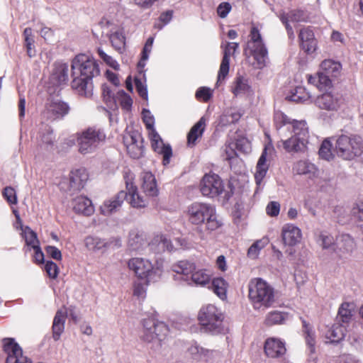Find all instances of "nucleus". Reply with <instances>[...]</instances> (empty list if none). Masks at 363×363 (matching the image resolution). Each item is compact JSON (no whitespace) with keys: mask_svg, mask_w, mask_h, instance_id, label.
Returning <instances> with one entry per match:
<instances>
[{"mask_svg":"<svg viewBox=\"0 0 363 363\" xmlns=\"http://www.w3.org/2000/svg\"><path fill=\"white\" fill-rule=\"evenodd\" d=\"M274 125L282 138L277 146L281 145L289 153L304 152L307 149L309 130L306 121H297L289 118L281 112H276Z\"/></svg>","mask_w":363,"mask_h":363,"instance_id":"obj_1","label":"nucleus"},{"mask_svg":"<svg viewBox=\"0 0 363 363\" xmlns=\"http://www.w3.org/2000/svg\"><path fill=\"white\" fill-rule=\"evenodd\" d=\"M72 69L74 77L72 87L82 96H91L92 78L99 74V66L95 60L84 54L78 55L72 61Z\"/></svg>","mask_w":363,"mask_h":363,"instance_id":"obj_2","label":"nucleus"},{"mask_svg":"<svg viewBox=\"0 0 363 363\" xmlns=\"http://www.w3.org/2000/svg\"><path fill=\"white\" fill-rule=\"evenodd\" d=\"M248 296L255 310L268 308L275 301L274 288L261 278H255L250 281Z\"/></svg>","mask_w":363,"mask_h":363,"instance_id":"obj_3","label":"nucleus"},{"mask_svg":"<svg viewBox=\"0 0 363 363\" xmlns=\"http://www.w3.org/2000/svg\"><path fill=\"white\" fill-rule=\"evenodd\" d=\"M189 220L194 225H201L206 222L208 230L218 229L221 223L217 219L215 207L209 203L194 202L187 209Z\"/></svg>","mask_w":363,"mask_h":363,"instance_id":"obj_4","label":"nucleus"},{"mask_svg":"<svg viewBox=\"0 0 363 363\" xmlns=\"http://www.w3.org/2000/svg\"><path fill=\"white\" fill-rule=\"evenodd\" d=\"M128 269L147 284L157 281L163 272L162 266L153 264L149 259L143 257H133L127 262Z\"/></svg>","mask_w":363,"mask_h":363,"instance_id":"obj_5","label":"nucleus"},{"mask_svg":"<svg viewBox=\"0 0 363 363\" xmlns=\"http://www.w3.org/2000/svg\"><path fill=\"white\" fill-rule=\"evenodd\" d=\"M335 141L334 152L343 160H353L363 152V140L359 135H341Z\"/></svg>","mask_w":363,"mask_h":363,"instance_id":"obj_6","label":"nucleus"},{"mask_svg":"<svg viewBox=\"0 0 363 363\" xmlns=\"http://www.w3.org/2000/svg\"><path fill=\"white\" fill-rule=\"evenodd\" d=\"M201 330L206 333L218 334L224 331L223 313L214 305L208 304L202 307L199 313Z\"/></svg>","mask_w":363,"mask_h":363,"instance_id":"obj_7","label":"nucleus"},{"mask_svg":"<svg viewBox=\"0 0 363 363\" xmlns=\"http://www.w3.org/2000/svg\"><path fill=\"white\" fill-rule=\"evenodd\" d=\"M249 38L245 49V55H252L256 61L257 68L261 69L267 65L268 51L257 27L252 26Z\"/></svg>","mask_w":363,"mask_h":363,"instance_id":"obj_8","label":"nucleus"},{"mask_svg":"<svg viewBox=\"0 0 363 363\" xmlns=\"http://www.w3.org/2000/svg\"><path fill=\"white\" fill-rule=\"evenodd\" d=\"M341 69L342 65L340 62L325 60L320 65L317 76H309L308 81L310 84H315L319 89H327L331 86L332 79L340 74Z\"/></svg>","mask_w":363,"mask_h":363,"instance_id":"obj_9","label":"nucleus"},{"mask_svg":"<svg viewBox=\"0 0 363 363\" xmlns=\"http://www.w3.org/2000/svg\"><path fill=\"white\" fill-rule=\"evenodd\" d=\"M105 140L106 135L102 130L89 128L77 138L79 150L82 154L91 153L103 145Z\"/></svg>","mask_w":363,"mask_h":363,"instance_id":"obj_10","label":"nucleus"},{"mask_svg":"<svg viewBox=\"0 0 363 363\" xmlns=\"http://www.w3.org/2000/svg\"><path fill=\"white\" fill-rule=\"evenodd\" d=\"M142 337L145 341L152 342L155 339L161 341L168 333V327L163 322H159L154 318L143 320Z\"/></svg>","mask_w":363,"mask_h":363,"instance_id":"obj_11","label":"nucleus"},{"mask_svg":"<svg viewBox=\"0 0 363 363\" xmlns=\"http://www.w3.org/2000/svg\"><path fill=\"white\" fill-rule=\"evenodd\" d=\"M200 191L203 196L214 198L223 193L224 184L218 174H206L200 182Z\"/></svg>","mask_w":363,"mask_h":363,"instance_id":"obj_12","label":"nucleus"},{"mask_svg":"<svg viewBox=\"0 0 363 363\" xmlns=\"http://www.w3.org/2000/svg\"><path fill=\"white\" fill-rule=\"evenodd\" d=\"M123 143L129 155L138 159L143 155V144L141 135L137 131H130L123 136Z\"/></svg>","mask_w":363,"mask_h":363,"instance_id":"obj_13","label":"nucleus"},{"mask_svg":"<svg viewBox=\"0 0 363 363\" xmlns=\"http://www.w3.org/2000/svg\"><path fill=\"white\" fill-rule=\"evenodd\" d=\"M69 110V106L66 103L56 99L46 104L43 115L48 120L55 121L63 118L68 113Z\"/></svg>","mask_w":363,"mask_h":363,"instance_id":"obj_14","label":"nucleus"},{"mask_svg":"<svg viewBox=\"0 0 363 363\" xmlns=\"http://www.w3.org/2000/svg\"><path fill=\"white\" fill-rule=\"evenodd\" d=\"M149 136L154 150L163 156V164H168L172 155L171 146L169 145H165L163 143L160 135L155 130H152V132H149Z\"/></svg>","mask_w":363,"mask_h":363,"instance_id":"obj_15","label":"nucleus"},{"mask_svg":"<svg viewBox=\"0 0 363 363\" xmlns=\"http://www.w3.org/2000/svg\"><path fill=\"white\" fill-rule=\"evenodd\" d=\"M280 20L285 25L288 35L290 38H294V33L292 27L289 25L291 22H303L308 18L307 13L301 9H293L288 13L280 14Z\"/></svg>","mask_w":363,"mask_h":363,"instance_id":"obj_16","label":"nucleus"},{"mask_svg":"<svg viewBox=\"0 0 363 363\" xmlns=\"http://www.w3.org/2000/svg\"><path fill=\"white\" fill-rule=\"evenodd\" d=\"M195 264L187 260L179 261L172 266V271L176 273L174 279L184 281L186 284L190 283L191 275L195 271Z\"/></svg>","mask_w":363,"mask_h":363,"instance_id":"obj_17","label":"nucleus"},{"mask_svg":"<svg viewBox=\"0 0 363 363\" xmlns=\"http://www.w3.org/2000/svg\"><path fill=\"white\" fill-rule=\"evenodd\" d=\"M127 201L135 208H145L148 206V199L138 193V187L131 182L125 181Z\"/></svg>","mask_w":363,"mask_h":363,"instance_id":"obj_18","label":"nucleus"},{"mask_svg":"<svg viewBox=\"0 0 363 363\" xmlns=\"http://www.w3.org/2000/svg\"><path fill=\"white\" fill-rule=\"evenodd\" d=\"M301 48L308 54L313 53L317 48V41L314 36L313 31L306 27L300 30L298 33Z\"/></svg>","mask_w":363,"mask_h":363,"instance_id":"obj_19","label":"nucleus"},{"mask_svg":"<svg viewBox=\"0 0 363 363\" xmlns=\"http://www.w3.org/2000/svg\"><path fill=\"white\" fill-rule=\"evenodd\" d=\"M238 43H228L224 49L223 57L218 74L217 84L225 79L229 72L230 56L238 49Z\"/></svg>","mask_w":363,"mask_h":363,"instance_id":"obj_20","label":"nucleus"},{"mask_svg":"<svg viewBox=\"0 0 363 363\" xmlns=\"http://www.w3.org/2000/svg\"><path fill=\"white\" fill-rule=\"evenodd\" d=\"M341 104V99L337 94L326 92L318 96L315 104L321 109L327 111L337 110Z\"/></svg>","mask_w":363,"mask_h":363,"instance_id":"obj_21","label":"nucleus"},{"mask_svg":"<svg viewBox=\"0 0 363 363\" xmlns=\"http://www.w3.org/2000/svg\"><path fill=\"white\" fill-rule=\"evenodd\" d=\"M105 35L109 39L110 43L115 50L121 54L124 52L125 38L121 28L116 26H111Z\"/></svg>","mask_w":363,"mask_h":363,"instance_id":"obj_22","label":"nucleus"},{"mask_svg":"<svg viewBox=\"0 0 363 363\" xmlns=\"http://www.w3.org/2000/svg\"><path fill=\"white\" fill-rule=\"evenodd\" d=\"M140 187L147 197H156L159 194L157 182L154 174L150 172H144L140 175Z\"/></svg>","mask_w":363,"mask_h":363,"instance_id":"obj_23","label":"nucleus"},{"mask_svg":"<svg viewBox=\"0 0 363 363\" xmlns=\"http://www.w3.org/2000/svg\"><path fill=\"white\" fill-rule=\"evenodd\" d=\"M264 349L266 355L271 358L281 357L286 352L284 342L275 337L267 339Z\"/></svg>","mask_w":363,"mask_h":363,"instance_id":"obj_24","label":"nucleus"},{"mask_svg":"<svg viewBox=\"0 0 363 363\" xmlns=\"http://www.w3.org/2000/svg\"><path fill=\"white\" fill-rule=\"evenodd\" d=\"M301 230L293 224H286L281 230L284 243L289 246L296 245L301 240Z\"/></svg>","mask_w":363,"mask_h":363,"instance_id":"obj_25","label":"nucleus"},{"mask_svg":"<svg viewBox=\"0 0 363 363\" xmlns=\"http://www.w3.org/2000/svg\"><path fill=\"white\" fill-rule=\"evenodd\" d=\"M128 194L125 191H119L111 199L106 201L101 206V211L104 215H109L116 211L127 199Z\"/></svg>","mask_w":363,"mask_h":363,"instance_id":"obj_26","label":"nucleus"},{"mask_svg":"<svg viewBox=\"0 0 363 363\" xmlns=\"http://www.w3.org/2000/svg\"><path fill=\"white\" fill-rule=\"evenodd\" d=\"M67 316V311L65 308L59 309L55 313L52 326V337L55 341L60 340L61 335L65 330Z\"/></svg>","mask_w":363,"mask_h":363,"instance_id":"obj_27","label":"nucleus"},{"mask_svg":"<svg viewBox=\"0 0 363 363\" xmlns=\"http://www.w3.org/2000/svg\"><path fill=\"white\" fill-rule=\"evenodd\" d=\"M72 205L74 211L77 213L89 216L94 212L91 201L86 196H77L73 199Z\"/></svg>","mask_w":363,"mask_h":363,"instance_id":"obj_28","label":"nucleus"},{"mask_svg":"<svg viewBox=\"0 0 363 363\" xmlns=\"http://www.w3.org/2000/svg\"><path fill=\"white\" fill-rule=\"evenodd\" d=\"M89 178L86 169L80 168L72 170L69 175V185L74 190H80L84 188Z\"/></svg>","mask_w":363,"mask_h":363,"instance_id":"obj_29","label":"nucleus"},{"mask_svg":"<svg viewBox=\"0 0 363 363\" xmlns=\"http://www.w3.org/2000/svg\"><path fill=\"white\" fill-rule=\"evenodd\" d=\"M293 170L297 174L306 175L308 178L318 176V169L315 165L306 160H300L294 164Z\"/></svg>","mask_w":363,"mask_h":363,"instance_id":"obj_30","label":"nucleus"},{"mask_svg":"<svg viewBox=\"0 0 363 363\" xmlns=\"http://www.w3.org/2000/svg\"><path fill=\"white\" fill-rule=\"evenodd\" d=\"M147 243L145 235L143 232L133 229L129 233L128 245L133 250H139L142 249Z\"/></svg>","mask_w":363,"mask_h":363,"instance_id":"obj_31","label":"nucleus"},{"mask_svg":"<svg viewBox=\"0 0 363 363\" xmlns=\"http://www.w3.org/2000/svg\"><path fill=\"white\" fill-rule=\"evenodd\" d=\"M68 65L65 63H57L52 70L51 79L58 85L66 83L68 81Z\"/></svg>","mask_w":363,"mask_h":363,"instance_id":"obj_32","label":"nucleus"},{"mask_svg":"<svg viewBox=\"0 0 363 363\" xmlns=\"http://www.w3.org/2000/svg\"><path fill=\"white\" fill-rule=\"evenodd\" d=\"M345 325L335 323L327 330L325 336L330 342H339L345 337Z\"/></svg>","mask_w":363,"mask_h":363,"instance_id":"obj_33","label":"nucleus"},{"mask_svg":"<svg viewBox=\"0 0 363 363\" xmlns=\"http://www.w3.org/2000/svg\"><path fill=\"white\" fill-rule=\"evenodd\" d=\"M336 248L344 253H351L355 248L354 239L348 234L340 235L336 239Z\"/></svg>","mask_w":363,"mask_h":363,"instance_id":"obj_34","label":"nucleus"},{"mask_svg":"<svg viewBox=\"0 0 363 363\" xmlns=\"http://www.w3.org/2000/svg\"><path fill=\"white\" fill-rule=\"evenodd\" d=\"M206 127V119L201 117L199 121L191 128L187 135L189 145L194 146L196 140L201 137Z\"/></svg>","mask_w":363,"mask_h":363,"instance_id":"obj_35","label":"nucleus"},{"mask_svg":"<svg viewBox=\"0 0 363 363\" xmlns=\"http://www.w3.org/2000/svg\"><path fill=\"white\" fill-rule=\"evenodd\" d=\"M40 145L43 147L48 151L52 150L55 136L53 131L50 126L45 125L42 131L39 133Z\"/></svg>","mask_w":363,"mask_h":363,"instance_id":"obj_36","label":"nucleus"},{"mask_svg":"<svg viewBox=\"0 0 363 363\" xmlns=\"http://www.w3.org/2000/svg\"><path fill=\"white\" fill-rule=\"evenodd\" d=\"M267 152L266 149L262 152L260 157L257 164L256 172L255 174V179L257 185H260L263 178L265 177L268 170V164L267 163Z\"/></svg>","mask_w":363,"mask_h":363,"instance_id":"obj_37","label":"nucleus"},{"mask_svg":"<svg viewBox=\"0 0 363 363\" xmlns=\"http://www.w3.org/2000/svg\"><path fill=\"white\" fill-rule=\"evenodd\" d=\"M287 318V313L279 311L269 312L264 318V325L271 327L275 325L283 324Z\"/></svg>","mask_w":363,"mask_h":363,"instance_id":"obj_38","label":"nucleus"},{"mask_svg":"<svg viewBox=\"0 0 363 363\" xmlns=\"http://www.w3.org/2000/svg\"><path fill=\"white\" fill-rule=\"evenodd\" d=\"M354 309L353 303L348 302L342 303L338 310V320L344 324L349 323L352 319Z\"/></svg>","mask_w":363,"mask_h":363,"instance_id":"obj_39","label":"nucleus"},{"mask_svg":"<svg viewBox=\"0 0 363 363\" xmlns=\"http://www.w3.org/2000/svg\"><path fill=\"white\" fill-rule=\"evenodd\" d=\"M21 230V235L24 238L27 246L26 251L30 250L31 249L40 245L37 234L30 228L26 226L22 228Z\"/></svg>","mask_w":363,"mask_h":363,"instance_id":"obj_40","label":"nucleus"},{"mask_svg":"<svg viewBox=\"0 0 363 363\" xmlns=\"http://www.w3.org/2000/svg\"><path fill=\"white\" fill-rule=\"evenodd\" d=\"M24 47L26 49L27 55L30 57H33L36 54L35 48V38L30 28H26L23 33Z\"/></svg>","mask_w":363,"mask_h":363,"instance_id":"obj_41","label":"nucleus"},{"mask_svg":"<svg viewBox=\"0 0 363 363\" xmlns=\"http://www.w3.org/2000/svg\"><path fill=\"white\" fill-rule=\"evenodd\" d=\"M84 245L88 250L97 252L106 248L108 245V242L99 237L87 236L84 239Z\"/></svg>","mask_w":363,"mask_h":363,"instance_id":"obj_42","label":"nucleus"},{"mask_svg":"<svg viewBox=\"0 0 363 363\" xmlns=\"http://www.w3.org/2000/svg\"><path fill=\"white\" fill-rule=\"evenodd\" d=\"M213 292L222 300L227 298L228 284L221 277L215 278L211 282Z\"/></svg>","mask_w":363,"mask_h":363,"instance_id":"obj_43","label":"nucleus"},{"mask_svg":"<svg viewBox=\"0 0 363 363\" xmlns=\"http://www.w3.org/2000/svg\"><path fill=\"white\" fill-rule=\"evenodd\" d=\"M311 95L303 86H297L294 91L287 98L294 102H306L310 100Z\"/></svg>","mask_w":363,"mask_h":363,"instance_id":"obj_44","label":"nucleus"},{"mask_svg":"<svg viewBox=\"0 0 363 363\" xmlns=\"http://www.w3.org/2000/svg\"><path fill=\"white\" fill-rule=\"evenodd\" d=\"M241 117V114L235 108H229L225 111L220 116V123L223 125H227L237 122Z\"/></svg>","mask_w":363,"mask_h":363,"instance_id":"obj_45","label":"nucleus"},{"mask_svg":"<svg viewBox=\"0 0 363 363\" xmlns=\"http://www.w3.org/2000/svg\"><path fill=\"white\" fill-rule=\"evenodd\" d=\"M209 281L210 275L205 270L200 269L192 273L190 277V283L188 284H195L196 285L205 286Z\"/></svg>","mask_w":363,"mask_h":363,"instance_id":"obj_46","label":"nucleus"},{"mask_svg":"<svg viewBox=\"0 0 363 363\" xmlns=\"http://www.w3.org/2000/svg\"><path fill=\"white\" fill-rule=\"evenodd\" d=\"M249 89L250 86L247 79L240 76L236 77L232 87V91L235 96L245 94L249 91Z\"/></svg>","mask_w":363,"mask_h":363,"instance_id":"obj_47","label":"nucleus"},{"mask_svg":"<svg viewBox=\"0 0 363 363\" xmlns=\"http://www.w3.org/2000/svg\"><path fill=\"white\" fill-rule=\"evenodd\" d=\"M316 241L323 249L336 250L335 248L336 242L334 238L327 232H320L318 235Z\"/></svg>","mask_w":363,"mask_h":363,"instance_id":"obj_48","label":"nucleus"},{"mask_svg":"<svg viewBox=\"0 0 363 363\" xmlns=\"http://www.w3.org/2000/svg\"><path fill=\"white\" fill-rule=\"evenodd\" d=\"M332 143L329 140H325L320 147L319 155L322 159L330 161L334 158V150H332Z\"/></svg>","mask_w":363,"mask_h":363,"instance_id":"obj_49","label":"nucleus"},{"mask_svg":"<svg viewBox=\"0 0 363 363\" xmlns=\"http://www.w3.org/2000/svg\"><path fill=\"white\" fill-rule=\"evenodd\" d=\"M117 101L123 110L128 111L131 109L133 100L123 90L118 92Z\"/></svg>","mask_w":363,"mask_h":363,"instance_id":"obj_50","label":"nucleus"},{"mask_svg":"<svg viewBox=\"0 0 363 363\" xmlns=\"http://www.w3.org/2000/svg\"><path fill=\"white\" fill-rule=\"evenodd\" d=\"M97 52L99 57L106 62L108 66L113 68L114 69H119L118 63L110 55H107L102 48H98Z\"/></svg>","mask_w":363,"mask_h":363,"instance_id":"obj_51","label":"nucleus"},{"mask_svg":"<svg viewBox=\"0 0 363 363\" xmlns=\"http://www.w3.org/2000/svg\"><path fill=\"white\" fill-rule=\"evenodd\" d=\"M2 195L10 205L17 203V195L13 188L11 186L6 187L2 192Z\"/></svg>","mask_w":363,"mask_h":363,"instance_id":"obj_52","label":"nucleus"},{"mask_svg":"<svg viewBox=\"0 0 363 363\" xmlns=\"http://www.w3.org/2000/svg\"><path fill=\"white\" fill-rule=\"evenodd\" d=\"M189 352L195 358H199V357H201L202 356H206L208 352V351L207 350L201 347L197 343L192 344L189 347Z\"/></svg>","mask_w":363,"mask_h":363,"instance_id":"obj_53","label":"nucleus"},{"mask_svg":"<svg viewBox=\"0 0 363 363\" xmlns=\"http://www.w3.org/2000/svg\"><path fill=\"white\" fill-rule=\"evenodd\" d=\"M211 97L212 91L208 87H200L196 92V98L203 102H207Z\"/></svg>","mask_w":363,"mask_h":363,"instance_id":"obj_54","label":"nucleus"},{"mask_svg":"<svg viewBox=\"0 0 363 363\" xmlns=\"http://www.w3.org/2000/svg\"><path fill=\"white\" fill-rule=\"evenodd\" d=\"M142 114L143 122L149 132H152V130H155L154 128V117L151 114L150 111L147 109H143Z\"/></svg>","mask_w":363,"mask_h":363,"instance_id":"obj_55","label":"nucleus"},{"mask_svg":"<svg viewBox=\"0 0 363 363\" xmlns=\"http://www.w3.org/2000/svg\"><path fill=\"white\" fill-rule=\"evenodd\" d=\"M147 285L146 282L145 284L135 282L133 285V295L138 298H144L146 295V286Z\"/></svg>","mask_w":363,"mask_h":363,"instance_id":"obj_56","label":"nucleus"},{"mask_svg":"<svg viewBox=\"0 0 363 363\" xmlns=\"http://www.w3.org/2000/svg\"><path fill=\"white\" fill-rule=\"evenodd\" d=\"M156 242H158L159 246L163 250L172 251L174 248L172 242L166 235H161L157 236Z\"/></svg>","mask_w":363,"mask_h":363,"instance_id":"obj_57","label":"nucleus"},{"mask_svg":"<svg viewBox=\"0 0 363 363\" xmlns=\"http://www.w3.org/2000/svg\"><path fill=\"white\" fill-rule=\"evenodd\" d=\"M264 247V245L262 244L261 241H257L254 242L248 249L247 255L249 257L252 259H255L257 257L259 251Z\"/></svg>","mask_w":363,"mask_h":363,"instance_id":"obj_58","label":"nucleus"},{"mask_svg":"<svg viewBox=\"0 0 363 363\" xmlns=\"http://www.w3.org/2000/svg\"><path fill=\"white\" fill-rule=\"evenodd\" d=\"M232 6L230 3L222 2L217 7L218 16L221 18H225L230 12Z\"/></svg>","mask_w":363,"mask_h":363,"instance_id":"obj_59","label":"nucleus"},{"mask_svg":"<svg viewBox=\"0 0 363 363\" xmlns=\"http://www.w3.org/2000/svg\"><path fill=\"white\" fill-rule=\"evenodd\" d=\"M304 332L306 333V340L308 345L311 347V352H313L315 345V337L312 330L309 329L308 325L303 322Z\"/></svg>","mask_w":363,"mask_h":363,"instance_id":"obj_60","label":"nucleus"},{"mask_svg":"<svg viewBox=\"0 0 363 363\" xmlns=\"http://www.w3.org/2000/svg\"><path fill=\"white\" fill-rule=\"evenodd\" d=\"M45 270L46 271L49 277L55 279L57 277L58 267L55 262L52 261H48L45 265Z\"/></svg>","mask_w":363,"mask_h":363,"instance_id":"obj_61","label":"nucleus"},{"mask_svg":"<svg viewBox=\"0 0 363 363\" xmlns=\"http://www.w3.org/2000/svg\"><path fill=\"white\" fill-rule=\"evenodd\" d=\"M279 211L280 204L277 201H270L266 207V212L267 215L272 217L277 216Z\"/></svg>","mask_w":363,"mask_h":363,"instance_id":"obj_62","label":"nucleus"},{"mask_svg":"<svg viewBox=\"0 0 363 363\" xmlns=\"http://www.w3.org/2000/svg\"><path fill=\"white\" fill-rule=\"evenodd\" d=\"M238 150L245 153H247L250 150V145L249 141L245 138L238 139L235 143Z\"/></svg>","mask_w":363,"mask_h":363,"instance_id":"obj_63","label":"nucleus"},{"mask_svg":"<svg viewBox=\"0 0 363 363\" xmlns=\"http://www.w3.org/2000/svg\"><path fill=\"white\" fill-rule=\"evenodd\" d=\"M352 214L359 220H363V202L357 203L352 208Z\"/></svg>","mask_w":363,"mask_h":363,"instance_id":"obj_64","label":"nucleus"}]
</instances>
